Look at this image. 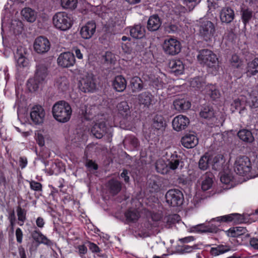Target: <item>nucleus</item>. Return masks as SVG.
Segmentation results:
<instances>
[{
    "mask_svg": "<svg viewBox=\"0 0 258 258\" xmlns=\"http://www.w3.org/2000/svg\"><path fill=\"white\" fill-rule=\"evenodd\" d=\"M72 110L70 105L65 101H58L53 105L52 113L58 122L65 123L71 118Z\"/></svg>",
    "mask_w": 258,
    "mask_h": 258,
    "instance_id": "1",
    "label": "nucleus"
},
{
    "mask_svg": "<svg viewBox=\"0 0 258 258\" xmlns=\"http://www.w3.org/2000/svg\"><path fill=\"white\" fill-rule=\"evenodd\" d=\"M197 59L204 67L217 70L219 69V60L217 55L209 49H202L199 51Z\"/></svg>",
    "mask_w": 258,
    "mask_h": 258,
    "instance_id": "2",
    "label": "nucleus"
},
{
    "mask_svg": "<svg viewBox=\"0 0 258 258\" xmlns=\"http://www.w3.org/2000/svg\"><path fill=\"white\" fill-rule=\"evenodd\" d=\"M216 32L214 24L210 21L201 19L199 23V35L205 41H208L214 37Z\"/></svg>",
    "mask_w": 258,
    "mask_h": 258,
    "instance_id": "3",
    "label": "nucleus"
},
{
    "mask_svg": "<svg viewBox=\"0 0 258 258\" xmlns=\"http://www.w3.org/2000/svg\"><path fill=\"white\" fill-rule=\"evenodd\" d=\"M54 26L58 29L66 31L70 29L72 25V22L68 14L66 12L56 13L52 18Z\"/></svg>",
    "mask_w": 258,
    "mask_h": 258,
    "instance_id": "4",
    "label": "nucleus"
},
{
    "mask_svg": "<svg viewBox=\"0 0 258 258\" xmlns=\"http://www.w3.org/2000/svg\"><path fill=\"white\" fill-rule=\"evenodd\" d=\"M251 168L249 159L245 156L237 157L234 164V170L237 174L243 176L250 171Z\"/></svg>",
    "mask_w": 258,
    "mask_h": 258,
    "instance_id": "5",
    "label": "nucleus"
},
{
    "mask_svg": "<svg viewBox=\"0 0 258 258\" xmlns=\"http://www.w3.org/2000/svg\"><path fill=\"white\" fill-rule=\"evenodd\" d=\"M166 202L173 207H179L184 201L182 192L178 189H169L165 195Z\"/></svg>",
    "mask_w": 258,
    "mask_h": 258,
    "instance_id": "6",
    "label": "nucleus"
},
{
    "mask_svg": "<svg viewBox=\"0 0 258 258\" xmlns=\"http://www.w3.org/2000/svg\"><path fill=\"white\" fill-rule=\"evenodd\" d=\"M111 127L107 126L105 122L102 121L96 123L91 128V133L97 139H101L106 135L108 139L112 137Z\"/></svg>",
    "mask_w": 258,
    "mask_h": 258,
    "instance_id": "7",
    "label": "nucleus"
},
{
    "mask_svg": "<svg viewBox=\"0 0 258 258\" xmlns=\"http://www.w3.org/2000/svg\"><path fill=\"white\" fill-rule=\"evenodd\" d=\"M162 47L166 54L174 55L180 52L181 46L180 42L176 39L170 38L164 40Z\"/></svg>",
    "mask_w": 258,
    "mask_h": 258,
    "instance_id": "8",
    "label": "nucleus"
},
{
    "mask_svg": "<svg viewBox=\"0 0 258 258\" xmlns=\"http://www.w3.org/2000/svg\"><path fill=\"white\" fill-rule=\"evenodd\" d=\"M166 159L168 162L169 169L175 170L179 168L182 169L184 166V162L182 157L178 155L176 151L173 153H166Z\"/></svg>",
    "mask_w": 258,
    "mask_h": 258,
    "instance_id": "9",
    "label": "nucleus"
},
{
    "mask_svg": "<svg viewBox=\"0 0 258 258\" xmlns=\"http://www.w3.org/2000/svg\"><path fill=\"white\" fill-rule=\"evenodd\" d=\"M33 47L35 52L42 54L49 51L50 48V43L46 37L39 36L35 39Z\"/></svg>",
    "mask_w": 258,
    "mask_h": 258,
    "instance_id": "10",
    "label": "nucleus"
},
{
    "mask_svg": "<svg viewBox=\"0 0 258 258\" xmlns=\"http://www.w3.org/2000/svg\"><path fill=\"white\" fill-rule=\"evenodd\" d=\"M80 90L85 93L93 92L96 88V84L92 74H88L80 81Z\"/></svg>",
    "mask_w": 258,
    "mask_h": 258,
    "instance_id": "11",
    "label": "nucleus"
},
{
    "mask_svg": "<svg viewBox=\"0 0 258 258\" xmlns=\"http://www.w3.org/2000/svg\"><path fill=\"white\" fill-rule=\"evenodd\" d=\"M58 65L62 68H69L75 63V57L73 53L66 52L61 53L57 59Z\"/></svg>",
    "mask_w": 258,
    "mask_h": 258,
    "instance_id": "12",
    "label": "nucleus"
},
{
    "mask_svg": "<svg viewBox=\"0 0 258 258\" xmlns=\"http://www.w3.org/2000/svg\"><path fill=\"white\" fill-rule=\"evenodd\" d=\"M163 184V178L157 175H152L147 182V188L150 193L160 191Z\"/></svg>",
    "mask_w": 258,
    "mask_h": 258,
    "instance_id": "13",
    "label": "nucleus"
},
{
    "mask_svg": "<svg viewBox=\"0 0 258 258\" xmlns=\"http://www.w3.org/2000/svg\"><path fill=\"white\" fill-rule=\"evenodd\" d=\"M45 116L43 108L40 105L34 106L30 113V117L32 121L36 124L43 123Z\"/></svg>",
    "mask_w": 258,
    "mask_h": 258,
    "instance_id": "14",
    "label": "nucleus"
},
{
    "mask_svg": "<svg viewBox=\"0 0 258 258\" xmlns=\"http://www.w3.org/2000/svg\"><path fill=\"white\" fill-rule=\"evenodd\" d=\"M96 25L94 21L88 22L83 26L80 32L81 37L84 39L91 38L96 31Z\"/></svg>",
    "mask_w": 258,
    "mask_h": 258,
    "instance_id": "15",
    "label": "nucleus"
},
{
    "mask_svg": "<svg viewBox=\"0 0 258 258\" xmlns=\"http://www.w3.org/2000/svg\"><path fill=\"white\" fill-rule=\"evenodd\" d=\"M216 221L219 222H233L235 223H244L245 220L243 215L237 213L231 214L223 216L218 217L215 219H213L211 222Z\"/></svg>",
    "mask_w": 258,
    "mask_h": 258,
    "instance_id": "16",
    "label": "nucleus"
},
{
    "mask_svg": "<svg viewBox=\"0 0 258 258\" xmlns=\"http://www.w3.org/2000/svg\"><path fill=\"white\" fill-rule=\"evenodd\" d=\"M172 123L173 129L179 132L185 129L189 123V120L186 116L179 115L174 118Z\"/></svg>",
    "mask_w": 258,
    "mask_h": 258,
    "instance_id": "17",
    "label": "nucleus"
},
{
    "mask_svg": "<svg viewBox=\"0 0 258 258\" xmlns=\"http://www.w3.org/2000/svg\"><path fill=\"white\" fill-rule=\"evenodd\" d=\"M235 18L234 10L229 7H223L220 12V19L222 23L229 24Z\"/></svg>",
    "mask_w": 258,
    "mask_h": 258,
    "instance_id": "18",
    "label": "nucleus"
},
{
    "mask_svg": "<svg viewBox=\"0 0 258 258\" xmlns=\"http://www.w3.org/2000/svg\"><path fill=\"white\" fill-rule=\"evenodd\" d=\"M173 105L176 110L179 112H183L190 108L191 103L187 99L177 97L173 101Z\"/></svg>",
    "mask_w": 258,
    "mask_h": 258,
    "instance_id": "19",
    "label": "nucleus"
},
{
    "mask_svg": "<svg viewBox=\"0 0 258 258\" xmlns=\"http://www.w3.org/2000/svg\"><path fill=\"white\" fill-rule=\"evenodd\" d=\"M154 97L149 91H145L138 95L137 99L140 105L149 108L154 100Z\"/></svg>",
    "mask_w": 258,
    "mask_h": 258,
    "instance_id": "20",
    "label": "nucleus"
},
{
    "mask_svg": "<svg viewBox=\"0 0 258 258\" xmlns=\"http://www.w3.org/2000/svg\"><path fill=\"white\" fill-rule=\"evenodd\" d=\"M180 142L183 147L189 149L194 148L198 144L199 139L194 134H187L181 138Z\"/></svg>",
    "mask_w": 258,
    "mask_h": 258,
    "instance_id": "21",
    "label": "nucleus"
},
{
    "mask_svg": "<svg viewBox=\"0 0 258 258\" xmlns=\"http://www.w3.org/2000/svg\"><path fill=\"white\" fill-rule=\"evenodd\" d=\"M203 94L207 98H210L212 100H216L220 98V92L217 87L212 84H208L205 86L203 90Z\"/></svg>",
    "mask_w": 258,
    "mask_h": 258,
    "instance_id": "22",
    "label": "nucleus"
},
{
    "mask_svg": "<svg viewBox=\"0 0 258 258\" xmlns=\"http://www.w3.org/2000/svg\"><path fill=\"white\" fill-rule=\"evenodd\" d=\"M25 49L19 47L15 53V58L17 61V66L20 68L26 67L28 64V60L24 56Z\"/></svg>",
    "mask_w": 258,
    "mask_h": 258,
    "instance_id": "23",
    "label": "nucleus"
},
{
    "mask_svg": "<svg viewBox=\"0 0 258 258\" xmlns=\"http://www.w3.org/2000/svg\"><path fill=\"white\" fill-rule=\"evenodd\" d=\"M47 67L43 63L40 62L36 66V70L34 77L38 82L40 81L42 83L47 76Z\"/></svg>",
    "mask_w": 258,
    "mask_h": 258,
    "instance_id": "24",
    "label": "nucleus"
},
{
    "mask_svg": "<svg viewBox=\"0 0 258 258\" xmlns=\"http://www.w3.org/2000/svg\"><path fill=\"white\" fill-rule=\"evenodd\" d=\"M218 226L213 225L211 223H209L208 224H201L193 227L192 231L202 233H217L219 230Z\"/></svg>",
    "mask_w": 258,
    "mask_h": 258,
    "instance_id": "25",
    "label": "nucleus"
},
{
    "mask_svg": "<svg viewBox=\"0 0 258 258\" xmlns=\"http://www.w3.org/2000/svg\"><path fill=\"white\" fill-rule=\"evenodd\" d=\"M169 67L171 69V72L175 75H179L183 73L184 65L180 59L171 60L169 63Z\"/></svg>",
    "mask_w": 258,
    "mask_h": 258,
    "instance_id": "26",
    "label": "nucleus"
},
{
    "mask_svg": "<svg viewBox=\"0 0 258 258\" xmlns=\"http://www.w3.org/2000/svg\"><path fill=\"white\" fill-rule=\"evenodd\" d=\"M166 121L163 116L161 115L157 114L153 118L151 127L156 131L162 132L165 128Z\"/></svg>",
    "mask_w": 258,
    "mask_h": 258,
    "instance_id": "27",
    "label": "nucleus"
},
{
    "mask_svg": "<svg viewBox=\"0 0 258 258\" xmlns=\"http://www.w3.org/2000/svg\"><path fill=\"white\" fill-rule=\"evenodd\" d=\"M112 86L116 91L122 92L126 87V81L122 76H117L112 81Z\"/></svg>",
    "mask_w": 258,
    "mask_h": 258,
    "instance_id": "28",
    "label": "nucleus"
},
{
    "mask_svg": "<svg viewBox=\"0 0 258 258\" xmlns=\"http://www.w3.org/2000/svg\"><path fill=\"white\" fill-rule=\"evenodd\" d=\"M162 24L161 20L157 15H154L149 17L147 28L150 31H155L159 29Z\"/></svg>",
    "mask_w": 258,
    "mask_h": 258,
    "instance_id": "29",
    "label": "nucleus"
},
{
    "mask_svg": "<svg viewBox=\"0 0 258 258\" xmlns=\"http://www.w3.org/2000/svg\"><path fill=\"white\" fill-rule=\"evenodd\" d=\"M214 175L212 173L209 172L205 173L202 175L201 188L203 191H206L210 189L213 185V178Z\"/></svg>",
    "mask_w": 258,
    "mask_h": 258,
    "instance_id": "30",
    "label": "nucleus"
},
{
    "mask_svg": "<svg viewBox=\"0 0 258 258\" xmlns=\"http://www.w3.org/2000/svg\"><path fill=\"white\" fill-rule=\"evenodd\" d=\"M246 74L248 77L258 74V58H255L247 63Z\"/></svg>",
    "mask_w": 258,
    "mask_h": 258,
    "instance_id": "31",
    "label": "nucleus"
},
{
    "mask_svg": "<svg viewBox=\"0 0 258 258\" xmlns=\"http://www.w3.org/2000/svg\"><path fill=\"white\" fill-rule=\"evenodd\" d=\"M228 236L232 237H236L242 235H245V237H249L250 234L247 233L248 231L245 227H235L230 228L228 230Z\"/></svg>",
    "mask_w": 258,
    "mask_h": 258,
    "instance_id": "32",
    "label": "nucleus"
},
{
    "mask_svg": "<svg viewBox=\"0 0 258 258\" xmlns=\"http://www.w3.org/2000/svg\"><path fill=\"white\" fill-rule=\"evenodd\" d=\"M130 35L135 39H141L145 36V29L141 24L136 25L130 28Z\"/></svg>",
    "mask_w": 258,
    "mask_h": 258,
    "instance_id": "33",
    "label": "nucleus"
},
{
    "mask_svg": "<svg viewBox=\"0 0 258 258\" xmlns=\"http://www.w3.org/2000/svg\"><path fill=\"white\" fill-rule=\"evenodd\" d=\"M212 168L215 170H222L225 160L222 154H218L214 157L211 156Z\"/></svg>",
    "mask_w": 258,
    "mask_h": 258,
    "instance_id": "34",
    "label": "nucleus"
},
{
    "mask_svg": "<svg viewBox=\"0 0 258 258\" xmlns=\"http://www.w3.org/2000/svg\"><path fill=\"white\" fill-rule=\"evenodd\" d=\"M130 85L133 93L141 91L144 89V84L141 79L138 77H134L131 79Z\"/></svg>",
    "mask_w": 258,
    "mask_h": 258,
    "instance_id": "35",
    "label": "nucleus"
},
{
    "mask_svg": "<svg viewBox=\"0 0 258 258\" xmlns=\"http://www.w3.org/2000/svg\"><path fill=\"white\" fill-rule=\"evenodd\" d=\"M119 113L126 119L130 116L131 110L128 104L126 101H122L117 106Z\"/></svg>",
    "mask_w": 258,
    "mask_h": 258,
    "instance_id": "36",
    "label": "nucleus"
},
{
    "mask_svg": "<svg viewBox=\"0 0 258 258\" xmlns=\"http://www.w3.org/2000/svg\"><path fill=\"white\" fill-rule=\"evenodd\" d=\"M211 155L207 153L202 156L199 162V167L203 170L207 169L212 165Z\"/></svg>",
    "mask_w": 258,
    "mask_h": 258,
    "instance_id": "37",
    "label": "nucleus"
},
{
    "mask_svg": "<svg viewBox=\"0 0 258 258\" xmlns=\"http://www.w3.org/2000/svg\"><path fill=\"white\" fill-rule=\"evenodd\" d=\"M190 87L196 90L203 91L205 86V82L202 77H197L192 79L190 81Z\"/></svg>",
    "mask_w": 258,
    "mask_h": 258,
    "instance_id": "38",
    "label": "nucleus"
},
{
    "mask_svg": "<svg viewBox=\"0 0 258 258\" xmlns=\"http://www.w3.org/2000/svg\"><path fill=\"white\" fill-rule=\"evenodd\" d=\"M247 103L251 109H254L258 107V91L252 90L249 93V98Z\"/></svg>",
    "mask_w": 258,
    "mask_h": 258,
    "instance_id": "39",
    "label": "nucleus"
},
{
    "mask_svg": "<svg viewBox=\"0 0 258 258\" xmlns=\"http://www.w3.org/2000/svg\"><path fill=\"white\" fill-rule=\"evenodd\" d=\"M23 17L29 22H33L37 17L36 13L30 8H25L21 11Z\"/></svg>",
    "mask_w": 258,
    "mask_h": 258,
    "instance_id": "40",
    "label": "nucleus"
},
{
    "mask_svg": "<svg viewBox=\"0 0 258 258\" xmlns=\"http://www.w3.org/2000/svg\"><path fill=\"white\" fill-rule=\"evenodd\" d=\"M200 115L201 117L205 119H211L215 115L214 110L211 106H205L202 108L200 112Z\"/></svg>",
    "mask_w": 258,
    "mask_h": 258,
    "instance_id": "41",
    "label": "nucleus"
},
{
    "mask_svg": "<svg viewBox=\"0 0 258 258\" xmlns=\"http://www.w3.org/2000/svg\"><path fill=\"white\" fill-rule=\"evenodd\" d=\"M108 184L110 192L113 195L117 194L121 189V183L117 180L112 179Z\"/></svg>",
    "mask_w": 258,
    "mask_h": 258,
    "instance_id": "42",
    "label": "nucleus"
},
{
    "mask_svg": "<svg viewBox=\"0 0 258 258\" xmlns=\"http://www.w3.org/2000/svg\"><path fill=\"white\" fill-rule=\"evenodd\" d=\"M155 167L157 171L162 174H167L169 170L168 163L161 159L156 161Z\"/></svg>",
    "mask_w": 258,
    "mask_h": 258,
    "instance_id": "43",
    "label": "nucleus"
},
{
    "mask_svg": "<svg viewBox=\"0 0 258 258\" xmlns=\"http://www.w3.org/2000/svg\"><path fill=\"white\" fill-rule=\"evenodd\" d=\"M237 135L239 139L245 142L251 143L254 140L251 132L247 130H240Z\"/></svg>",
    "mask_w": 258,
    "mask_h": 258,
    "instance_id": "44",
    "label": "nucleus"
},
{
    "mask_svg": "<svg viewBox=\"0 0 258 258\" xmlns=\"http://www.w3.org/2000/svg\"><path fill=\"white\" fill-rule=\"evenodd\" d=\"M56 86L62 92L67 91L69 88V82L65 77L58 78L56 81Z\"/></svg>",
    "mask_w": 258,
    "mask_h": 258,
    "instance_id": "45",
    "label": "nucleus"
},
{
    "mask_svg": "<svg viewBox=\"0 0 258 258\" xmlns=\"http://www.w3.org/2000/svg\"><path fill=\"white\" fill-rule=\"evenodd\" d=\"M230 249L229 246L221 244L217 247H212L210 250V253L213 256H217L229 251Z\"/></svg>",
    "mask_w": 258,
    "mask_h": 258,
    "instance_id": "46",
    "label": "nucleus"
},
{
    "mask_svg": "<svg viewBox=\"0 0 258 258\" xmlns=\"http://www.w3.org/2000/svg\"><path fill=\"white\" fill-rule=\"evenodd\" d=\"M252 11L249 9L242 8L241 10V20L245 26L252 17Z\"/></svg>",
    "mask_w": 258,
    "mask_h": 258,
    "instance_id": "47",
    "label": "nucleus"
},
{
    "mask_svg": "<svg viewBox=\"0 0 258 258\" xmlns=\"http://www.w3.org/2000/svg\"><path fill=\"white\" fill-rule=\"evenodd\" d=\"M17 214L18 216V224L23 226L26 220L27 210L23 209L20 206L17 207Z\"/></svg>",
    "mask_w": 258,
    "mask_h": 258,
    "instance_id": "48",
    "label": "nucleus"
},
{
    "mask_svg": "<svg viewBox=\"0 0 258 258\" xmlns=\"http://www.w3.org/2000/svg\"><path fill=\"white\" fill-rule=\"evenodd\" d=\"M124 215L126 218V223H127L135 222L139 218V213L134 210H127Z\"/></svg>",
    "mask_w": 258,
    "mask_h": 258,
    "instance_id": "49",
    "label": "nucleus"
},
{
    "mask_svg": "<svg viewBox=\"0 0 258 258\" xmlns=\"http://www.w3.org/2000/svg\"><path fill=\"white\" fill-rule=\"evenodd\" d=\"M61 7L64 9L75 10L78 4V0H60Z\"/></svg>",
    "mask_w": 258,
    "mask_h": 258,
    "instance_id": "50",
    "label": "nucleus"
},
{
    "mask_svg": "<svg viewBox=\"0 0 258 258\" xmlns=\"http://www.w3.org/2000/svg\"><path fill=\"white\" fill-rule=\"evenodd\" d=\"M41 84L42 83L40 81L38 82L34 77V79L28 80L27 85L30 92H35L38 89Z\"/></svg>",
    "mask_w": 258,
    "mask_h": 258,
    "instance_id": "51",
    "label": "nucleus"
},
{
    "mask_svg": "<svg viewBox=\"0 0 258 258\" xmlns=\"http://www.w3.org/2000/svg\"><path fill=\"white\" fill-rule=\"evenodd\" d=\"M149 85L152 86L157 89L161 88L163 87V83L159 77L152 76L149 77Z\"/></svg>",
    "mask_w": 258,
    "mask_h": 258,
    "instance_id": "52",
    "label": "nucleus"
},
{
    "mask_svg": "<svg viewBox=\"0 0 258 258\" xmlns=\"http://www.w3.org/2000/svg\"><path fill=\"white\" fill-rule=\"evenodd\" d=\"M179 216L177 214L170 215L164 217V222L166 223V227L169 228L171 225L178 221Z\"/></svg>",
    "mask_w": 258,
    "mask_h": 258,
    "instance_id": "53",
    "label": "nucleus"
},
{
    "mask_svg": "<svg viewBox=\"0 0 258 258\" xmlns=\"http://www.w3.org/2000/svg\"><path fill=\"white\" fill-rule=\"evenodd\" d=\"M231 64L232 67L236 69L240 68L243 66V61L239 56L234 54L232 55L230 59Z\"/></svg>",
    "mask_w": 258,
    "mask_h": 258,
    "instance_id": "54",
    "label": "nucleus"
},
{
    "mask_svg": "<svg viewBox=\"0 0 258 258\" xmlns=\"http://www.w3.org/2000/svg\"><path fill=\"white\" fill-rule=\"evenodd\" d=\"M208 6L210 9L214 10L221 7L223 3L222 0H208Z\"/></svg>",
    "mask_w": 258,
    "mask_h": 258,
    "instance_id": "55",
    "label": "nucleus"
},
{
    "mask_svg": "<svg viewBox=\"0 0 258 258\" xmlns=\"http://www.w3.org/2000/svg\"><path fill=\"white\" fill-rule=\"evenodd\" d=\"M124 142L131 144L134 148H136L139 146V141L138 139L133 136L126 137L124 140Z\"/></svg>",
    "mask_w": 258,
    "mask_h": 258,
    "instance_id": "56",
    "label": "nucleus"
},
{
    "mask_svg": "<svg viewBox=\"0 0 258 258\" xmlns=\"http://www.w3.org/2000/svg\"><path fill=\"white\" fill-rule=\"evenodd\" d=\"M43 234L38 230L36 229L31 232V235L33 239L37 243H39L43 236Z\"/></svg>",
    "mask_w": 258,
    "mask_h": 258,
    "instance_id": "57",
    "label": "nucleus"
},
{
    "mask_svg": "<svg viewBox=\"0 0 258 258\" xmlns=\"http://www.w3.org/2000/svg\"><path fill=\"white\" fill-rule=\"evenodd\" d=\"M200 1L201 0H183L184 3L188 6L189 11H192Z\"/></svg>",
    "mask_w": 258,
    "mask_h": 258,
    "instance_id": "58",
    "label": "nucleus"
},
{
    "mask_svg": "<svg viewBox=\"0 0 258 258\" xmlns=\"http://www.w3.org/2000/svg\"><path fill=\"white\" fill-rule=\"evenodd\" d=\"M232 178V176L228 173H222L220 175V181L221 182L225 184L229 183Z\"/></svg>",
    "mask_w": 258,
    "mask_h": 258,
    "instance_id": "59",
    "label": "nucleus"
},
{
    "mask_svg": "<svg viewBox=\"0 0 258 258\" xmlns=\"http://www.w3.org/2000/svg\"><path fill=\"white\" fill-rule=\"evenodd\" d=\"M78 253L81 258H86L85 254L87 253L88 249L87 246L84 245H80L77 247Z\"/></svg>",
    "mask_w": 258,
    "mask_h": 258,
    "instance_id": "60",
    "label": "nucleus"
},
{
    "mask_svg": "<svg viewBox=\"0 0 258 258\" xmlns=\"http://www.w3.org/2000/svg\"><path fill=\"white\" fill-rule=\"evenodd\" d=\"M30 188L35 191H41L42 190V184L35 181H31L30 182Z\"/></svg>",
    "mask_w": 258,
    "mask_h": 258,
    "instance_id": "61",
    "label": "nucleus"
},
{
    "mask_svg": "<svg viewBox=\"0 0 258 258\" xmlns=\"http://www.w3.org/2000/svg\"><path fill=\"white\" fill-rule=\"evenodd\" d=\"M231 107L236 110L239 109V113H241V111L243 110L244 109V107H241V102L239 99L234 100L233 102L231 104Z\"/></svg>",
    "mask_w": 258,
    "mask_h": 258,
    "instance_id": "62",
    "label": "nucleus"
},
{
    "mask_svg": "<svg viewBox=\"0 0 258 258\" xmlns=\"http://www.w3.org/2000/svg\"><path fill=\"white\" fill-rule=\"evenodd\" d=\"M165 30L168 33H175L178 30L177 25L172 24H169L165 26Z\"/></svg>",
    "mask_w": 258,
    "mask_h": 258,
    "instance_id": "63",
    "label": "nucleus"
},
{
    "mask_svg": "<svg viewBox=\"0 0 258 258\" xmlns=\"http://www.w3.org/2000/svg\"><path fill=\"white\" fill-rule=\"evenodd\" d=\"M89 249L93 253H98L100 251V248L94 243L88 241L87 242Z\"/></svg>",
    "mask_w": 258,
    "mask_h": 258,
    "instance_id": "64",
    "label": "nucleus"
}]
</instances>
